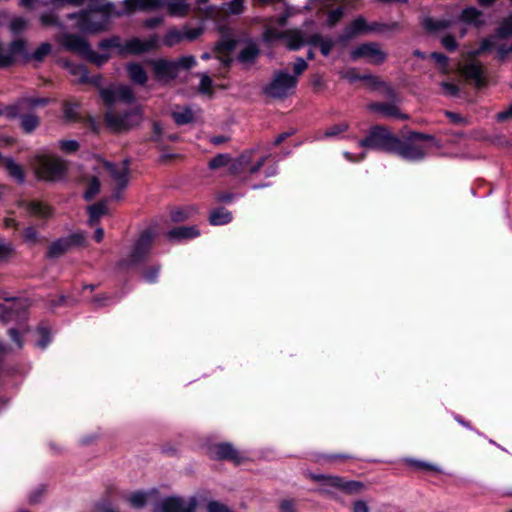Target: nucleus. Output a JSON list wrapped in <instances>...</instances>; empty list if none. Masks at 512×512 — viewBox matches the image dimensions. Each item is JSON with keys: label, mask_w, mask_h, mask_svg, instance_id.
I'll list each match as a JSON object with an SVG mask.
<instances>
[{"label": "nucleus", "mask_w": 512, "mask_h": 512, "mask_svg": "<svg viewBox=\"0 0 512 512\" xmlns=\"http://www.w3.org/2000/svg\"><path fill=\"white\" fill-rule=\"evenodd\" d=\"M111 7L112 4L109 3L101 8L81 12L78 15L69 14L68 17L76 20L73 28L82 32L96 33L108 27Z\"/></svg>", "instance_id": "f257e3e1"}, {"label": "nucleus", "mask_w": 512, "mask_h": 512, "mask_svg": "<svg viewBox=\"0 0 512 512\" xmlns=\"http://www.w3.org/2000/svg\"><path fill=\"white\" fill-rule=\"evenodd\" d=\"M102 49L113 48L121 55L141 54L159 47V37L151 35L148 38H131L125 42H121L118 37H113L101 42Z\"/></svg>", "instance_id": "f03ea898"}, {"label": "nucleus", "mask_w": 512, "mask_h": 512, "mask_svg": "<svg viewBox=\"0 0 512 512\" xmlns=\"http://www.w3.org/2000/svg\"><path fill=\"white\" fill-rule=\"evenodd\" d=\"M57 41L66 49L72 52H75L82 57L88 59L91 62L96 63L97 65H102L105 63L109 55L108 54H98L94 52L88 43L80 36L72 35V34H62L57 37Z\"/></svg>", "instance_id": "7ed1b4c3"}, {"label": "nucleus", "mask_w": 512, "mask_h": 512, "mask_svg": "<svg viewBox=\"0 0 512 512\" xmlns=\"http://www.w3.org/2000/svg\"><path fill=\"white\" fill-rule=\"evenodd\" d=\"M33 167L37 177L47 181L60 180L66 172L64 161L51 155L37 156Z\"/></svg>", "instance_id": "20e7f679"}, {"label": "nucleus", "mask_w": 512, "mask_h": 512, "mask_svg": "<svg viewBox=\"0 0 512 512\" xmlns=\"http://www.w3.org/2000/svg\"><path fill=\"white\" fill-rule=\"evenodd\" d=\"M398 138L395 137L384 127L376 126L372 128L369 135L359 142L362 148L385 150L394 152L398 149Z\"/></svg>", "instance_id": "39448f33"}, {"label": "nucleus", "mask_w": 512, "mask_h": 512, "mask_svg": "<svg viewBox=\"0 0 512 512\" xmlns=\"http://www.w3.org/2000/svg\"><path fill=\"white\" fill-rule=\"evenodd\" d=\"M255 151L249 150L241 154L230 163V171L233 174L257 173L266 161V156L255 158Z\"/></svg>", "instance_id": "423d86ee"}, {"label": "nucleus", "mask_w": 512, "mask_h": 512, "mask_svg": "<svg viewBox=\"0 0 512 512\" xmlns=\"http://www.w3.org/2000/svg\"><path fill=\"white\" fill-rule=\"evenodd\" d=\"M297 84V78L285 71L277 72L271 83L266 87V93L274 98H284L290 95Z\"/></svg>", "instance_id": "0eeeda50"}, {"label": "nucleus", "mask_w": 512, "mask_h": 512, "mask_svg": "<svg viewBox=\"0 0 512 512\" xmlns=\"http://www.w3.org/2000/svg\"><path fill=\"white\" fill-rule=\"evenodd\" d=\"M264 39L267 42L283 40L286 47L290 50H298L305 44V40L299 30L280 32L276 28L269 27L264 33Z\"/></svg>", "instance_id": "6e6552de"}, {"label": "nucleus", "mask_w": 512, "mask_h": 512, "mask_svg": "<svg viewBox=\"0 0 512 512\" xmlns=\"http://www.w3.org/2000/svg\"><path fill=\"white\" fill-rule=\"evenodd\" d=\"M350 57L354 61L364 59L371 64H380L385 60L386 55L377 44L364 43L352 49Z\"/></svg>", "instance_id": "1a4fd4ad"}, {"label": "nucleus", "mask_w": 512, "mask_h": 512, "mask_svg": "<svg viewBox=\"0 0 512 512\" xmlns=\"http://www.w3.org/2000/svg\"><path fill=\"white\" fill-rule=\"evenodd\" d=\"M141 121V114L138 110L131 111L125 115L118 116L112 112L106 114V122L114 131H122L137 125Z\"/></svg>", "instance_id": "9d476101"}, {"label": "nucleus", "mask_w": 512, "mask_h": 512, "mask_svg": "<svg viewBox=\"0 0 512 512\" xmlns=\"http://www.w3.org/2000/svg\"><path fill=\"white\" fill-rule=\"evenodd\" d=\"M21 57H26V44L24 41L15 40L7 46L0 43V67L11 65Z\"/></svg>", "instance_id": "9b49d317"}, {"label": "nucleus", "mask_w": 512, "mask_h": 512, "mask_svg": "<svg viewBox=\"0 0 512 512\" xmlns=\"http://www.w3.org/2000/svg\"><path fill=\"white\" fill-rule=\"evenodd\" d=\"M202 34V29L199 27L189 28L184 27L182 30L172 28L169 29L166 35L163 38V44L172 47L175 46L182 41H192L199 37Z\"/></svg>", "instance_id": "f8f14e48"}, {"label": "nucleus", "mask_w": 512, "mask_h": 512, "mask_svg": "<svg viewBox=\"0 0 512 512\" xmlns=\"http://www.w3.org/2000/svg\"><path fill=\"white\" fill-rule=\"evenodd\" d=\"M100 95L103 101L108 105H112L120 100L131 102L134 99L131 88L125 85H111L107 88H103L100 90Z\"/></svg>", "instance_id": "ddd939ff"}, {"label": "nucleus", "mask_w": 512, "mask_h": 512, "mask_svg": "<svg viewBox=\"0 0 512 512\" xmlns=\"http://www.w3.org/2000/svg\"><path fill=\"white\" fill-rule=\"evenodd\" d=\"M195 502L186 503L181 498L168 497L156 503L152 512H194Z\"/></svg>", "instance_id": "4468645a"}, {"label": "nucleus", "mask_w": 512, "mask_h": 512, "mask_svg": "<svg viewBox=\"0 0 512 512\" xmlns=\"http://www.w3.org/2000/svg\"><path fill=\"white\" fill-rule=\"evenodd\" d=\"M85 242L83 233H74L67 237L61 238L51 244L49 248V256L58 257L71 247L80 246Z\"/></svg>", "instance_id": "2eb2a0df"}, {"label": "nucleus", "mask_w": 512, "mask_h": 512, "mask_svg": "<svg viewBox=\"0 0 512 512\" xmlns=\"http://www.w3.org/2000/svg\"><path fill=\"white\" fill-rule=\"evenodd\" d=\"M462 75L480 87L485 84V76L482 65L475 59H470L460 67Z\"/></svg>", "instance_id": "dca6fc26"}, {"label": "nucleus", "mask_w": 512, "mask_h": 512, "mask_svg": "<svg viewBox=\"0 0 512 512\" xmlns=\"http://www.w3.org/2000/svg\"><path fill=\"white\" fill-rule=\"evenodd\" d=\"M149 63L152 65L153 71L159 80L168 81L177 75L178 69L175 61L157 59L151 60Z\"/></svg>", "instance_id": "f3484780"}, {"label": "nucleus", "mask_w": 512, "mask_h": 512, "mask_svg": "<svg viewBox=\"0 0 512 512\" xmlns=\"http://www.w3.org/2000/svg\"><path fill=\"white\" fill-rule=\"evenodd\" d=\"M394 152H397L404 159L415 161L422 159L426 155L427 148L415 142L402 144L398 140V149Z\"/></svg>", "instance_id": "a211bd4d"}, {"label": "nucleus", "mask_w": 512, "mask_h": 512, "mask_svg": "<svg viewBox=\"0 0 512 512\" xmlns=\"http://www.w3.org/2000/svg\"><path fill=\"white\" fill-rule=\"evenodd\" d=\"M106 168L113 178L117 189H124L128 183V161L124 160L118 164L107 163Z\"/></svg>", "instance_id": "6ab92c4d"}, {"label": "nucleus", "mask_w": 512, "mask_h": 512, "mask_svg": "<svg viewBox=\"0 0 512 512\" xmlns=\"http://www.w3.org/2000/svg\"><path fill=\"white\" fill-rule=\"evenodd\" d=\"M155 236L156 234L152 230H146L141 234L131 255L132 262L141 260L149 252L151 243Z\"/></svg>", "instance_id": "aec40b11"}, {"label": "nucleus", "mask_w": 512, "mask_h": 512, "mask_svg": "<svg viewBox=\"0 0 512 512\" xmlns=\"http://www.w3.org/2000/svg\"><path fill=\"white\" fill-rule=\"evenodd\" d=\"M316 480H322L323 484L326 486H332L341 488L348 492H358L362 489V484L360 482H345L343 479L337 476H325L319 475L315 477Z\"/></svg>", "instance_id": "412c9836"}, {"label": "nucleus", "mask_w": 512, "mask_h": 512, "mask_svg": "<svg viewBox=\"0 0 512 512\" xmlns=\"http://www.w3.org/2000/svg\"><path fill=\"white\" fill-rule=\"evenodd\" d=\"M25 210L33 217L38 219H46L52 215L51 208L37 200H31L25 203Z\"/></svg>", "instance_id": "4be33fe9"}, {"label": "nucleus", "mask_w": 512, "mask_h": 512, "mask_svg": "<svg viewBox=\"0 0 512 512\" xmlns=\"http://www.w3.org/2000/svg\"><path fill=\"white\" fill-rule=\"evenodd\" d=\"M236 42L227 38L220 41L216 46V57L224 66H228L231 62L230 52L234 50Z\"/></svg>", "instance_id": "5701e85b"}, {"label": "nucleus", "mask_w": 512, "mask_h": 512, "mask_svg": "<svg viewBox=\"0 0 512 512\" xmlns=\"http://www.w3.org/2000/svg\"><path fill=\"white\" fill-rule=\"evenodd\" d=\"M213 455L219 459H228L236 463L240 462L241 456L230 444L221 443L216 445L212 451Z\"/></svg>", "instance_id": "b1692460"}, {"label": "nucleus", "mask_w": 512, "mask_h": 512, "mask_svg": "<svg viewBox=\"0 0 512 512\" xmlns=\"http://www.w3.org/2000/svg\"><path fill=\"white\" fill-rule=\"evenodd\" d=\"M199 235L195 226L177 227L168 232V238L171 240L191 239Z\"/></svg>", "instance_id": "393cba45"}, {"label": "nucleus", "mask_w": 512, "mask_h": 512, "mask_svg": "<svg viewBox=\"0 0 512 512\" xmlns=\"http://www.w3.org/2000/svg\"><path fill=\"white\" fill-rule=\"evenodd\" d=\"M159 0H124L123 5L126 11L146 10L159 6Z\"/></svg>", "instance_id": "a878e982"}, {"label": "nucleus", "mask_w": 512, "mask_h": 512, "mask_svg": "<svg viewBox=\"0 0 512 512\" xmlns=\"http://www.w3.org/2000/svg\"><path fill=\"white\" fill-rule=\"evenodd\" d=\"M107 205L105 201L98 202L94 205H91L88 207V224L90 226H93L96 224L99 219L107 214Z\"/></svg>", "instance_id": "bb28decb"}, {"label": "nucleus", "mask_w": 512, "mask_h": 512, "mask_svg": "<svg viewBox=\"0 0 512 512\" xmlns=\"http://www.w3.org/2000/svg\"><path fill=\"white\" fill-rule=\"evenodd\" d=\"M370 28L366 24V21L364 18H357L354 21H352L345 29V36L347 38H352L358 34L364 33L369 31Z\"/></svg>", "instance_id": "cd10ccee"}, {"label": "nucleus", "mask_w": 512, "mask_h": 512, "mask_svg": "<svg viewBox=\"0 0 512 512\" xmlns=\"http://www.w3.org/2000/svg\"><path fill=\"white\" fill-rule=\"evenodd\" d=\"M153 492L136 491L126 495V501L134 508H142Z\"/></svg>", "instance_id": "c85d7f7f"}, {"label": "nucleus", "mask_w": 512, "mask_h": 512, "mask_svg": "<svg viewBox=\"0 0 512 512\" xmlns=\"http://www.w3.org/2000/svg\"><path fill=\"white\" fill-rule=\"evenodd\" d=\"M127 71L130 79L136 83L143 85L147 81V75L143 67L136 63H131L127 66Z\"/></svg>", "instance_id": "c756f323"}, {"label": "nucleus", "mask_w": 512, "mask_h": 512, "mask_svg": "<svg viewBox=\"0 0 512 512\" xmlns=\"http://www.w3.org/2000/svg\"><path fill=\"white\" fill-rule=\"evenodd\" d=\"M172 115L179 125L188 124L194 120V112L188 107L178 108L173 111Z\"/></svg>", "instance_id": "7c9ffc66"}, {"label": "nucleus", "mask_w": 512, "mask_h": 512, "mask_svg": "<svg viewBox=\"0 0 512 512\" xmlns=\"http://www.w3.org/2000/svg\"><path fill=\"white\" fill-rule=\"evenodd\" d=\"M461 21L467 24L479 25L482 23V14L476 8H466L461 14Z\"/></svg>", "instance_id": "2f4dec72"}, {"label": "nucleus", "mask_w": 512, "mask_h": 512, "mask_svg": "<svg viewBox=\"0 0 512 512\" xmlns=\"http://www.w3.org/2000/svg\"><path fill=\"white\" fill-rule=\"evenodd\" d=\"M231 219V213L224 208L213 211L209 217L212 225H224L229 223Z\"/></svg>", "instance_id": "473e14b6"}, {"label": "nucleus", "mask_w": 512, "mask_h": 512, "mask_svg": "<svg viewBox=\"0 0 512 512\" xmlns=\"http://www.w3.org/2000/svg\"><path fill=\"white\" fill-rule=\"evenodd\" d=\"M38 0H21V4L23 6L32 8L35 6V3ZM43 4H53V5H64V4H72V5H80L85 0H41Z\"/></svg>", "instance_id": "72a5a7b5"}, {"label": "nucleus", "mask_w": 512, "mask_h": 512, "mask_svg": "<svg viewBox=\"0 0 512 512\" xmlns=\"http://www.w3.org/2000/svg\"><path fill=\"white\" fill-rule=\"evenodd\" d=\"M169 12L175 16H183L188 11L186 0H171L168 4Z\"/></svg>", "instance_id": "f704fd0d"}, {"label": "nucleus", "mask_w": 512, "mask_h": 512, "mask_svg": "<svg viewBox=\"0 0 512 512\" xmlns=\"http://www.w3.org/2000/svg\"><path fill=\"white\" fill-rule=\"evenodd\" d=\"M4 165L8 173L18 181H23L24 173L22 168L11 159H6Z\"/></svg>", "instance_id": "c9c22d12"}, {"label": "nucleus", "mask_w": 512, "mask_h": 512, "mask_svg": "<svg viewBox=\"0 0 512 512\" xmlns=\"http://www.w3.org/2000/svg\"><path fill=\"white\" fill-rule=\"evenodd\" d=\"M371 108L375 111L380 112L383 116L386 117H400V113L398 112L395 106L389 104H373Z\"/></svg>", "instance_id": "e433bc0d"}, {"label": "nucleus", "mask_w": 512, "mask_h": 512, "mask_svg": "<svg viewBox=\"0 0 512 512\" xmlns=\"http://www.w3.org/2000/svg\"><path fill=\"white\" fill-rule=\"evenodd\" d=\"M309 43L318 44L324 56H327L330 53L333 46V42L331 40H323L319 35L313 36Z\"/></svg>", "instance_id": "4c0bfd02"}, {"label": "nucleus", "mask_w": 512, "mask_h": 512, "mask_svg": "<svg viewBox=\"0 0 512 512\" xmlns=\"http://www.w3.org/2000/svg\"><path fill=\"white\" fill-rule=\"evenodd\" d=\"M344 16V8L338 7L328 12L326 25L329 27L335 26Z\"/></svg>", "instance_id": "58836bf2"}, {"label": "nucleus", "mask_w": 512, "mask_h": 512, "mask_svg": "<svg viewBox=\"0 0 512 512\" xmlns=\"http://www.w3.org/2000/svg\"><path fill=\"white\" fill-rule=\"evenodd\" d=\"M52 46L49 43H42L30 56L31 59L42 61L47 55L50 54Z\"/></svg>", "instance_id": "ea45409f"}, {"label": "nucleus", "mask_w": 512, "mask_h": 512, "mask_svg": "<svg viewBox=\"0 0 512 512\" xmlns=\"http://www.w3.org/2000/svg\"><path fill=\"white\" fill-rule=\"evenodd\" d=\"M348 129V124L346 122H340L328 127L325 132V137H337L341 133L345 132Z\"/></svg>", "instance_id": "a19ab883"}, {"label": "nucleus", "mask_w": 512, "mask_h": 512, "mask_svg": "<svg viewBox=\"0 0 512 512\" xmlns=\"http://www.w3.org/2000/svg\"><path fill=\"white\" fill-rule=\"evenodd\" d=\"M258 54V49L254 44L247 45L240 53V60L242 62L252 61Z\"/></svg>", "instance_id": "79ce46f5"}, {"label": "nucleus", "mask_w": 512, "mask_h": 512, "mask_svg": "<svg viewBox=\"0 0 512 512\" xmlns=\"http://www.w3.org/2000/svg\"><path fill=\"white\" fill-rule=\"evenodd\" d=\"M231 159L227 154H219L209 162V167L211 169H217L226 165H230Z\"/></svg>", "instance_id": "37998d69"}, {"label": "nucleus", "mask_w": 512, "mask_h": 512, "mask_svg": "<svg viewBox=\"0 0 512 512\" xmlns=\"http://www.w3.org/2000/svg\"><path fill=\"white\" fill-rule=\"evenodd\" d=\"M38 118L34 115H27L22 118L21 125L26 132L33 131L38 126Z\"/></svg>", "instance_id": "c03bdc74"}, {"label": "nucleus", "mask_w": 512, "mask_h": 512, "mask_svg": "<svg viewBox=\"0 0 512 512\" xmlns=\"http://www.w3.org/2000/svg\"><path fill=\"white\" fill-rule=\"evenodd\" d=\"M100 189V184L96 178H93L88 185L87 190L84 193V197L86 200L92 199Z\"/></svg>", "instance_id": "a18cd8bd"}, {"label": "nucleus", "mask_w": 512, "mask_h": 512, "mask_svg": "<svg viewBox=\"0 0 512 512\" xmlns=\"http://www.w3.org/2000/svg\"><path fill=\"white\" fill-rule=\"evenodd\" d=\"M59 147L63 152L73 153L78 150L79 144L75 140H61L59 142Z\"/></svg>", "instance_id": "49530a36"}, {"label": "nucleus", "mask_w": 512, "mask_h": 512, "mask_svg": "<svg viewBox=\"0 0 512 512\" xmlns=\"http://www.w3.org/2000/svg\"><path fill=\"white\" fill-rule=\"evenodd\" d=\"M243 0H232L227 4L226 12L229 14H240L243 12Z\"/></svg>", "instance_id": "de8ad7c7"}, {"label": "nucleus", "mask_w": 512, "mask_h": 512, "mask_svg": "<svg viewBox=\"0 0 512 512\" xmlns=\"http://www.w3.org/2000/svg\"><path fill=\"white\" fill-rule=\"evenodd\" d=\"M207 512H233L226 505L217 502L211 501L207 504Z\"/></svg>", "instance_id": "09e8293b"}, {"label": "nucleus", "mask_w": 512, "mask_h": 512, "mask_svg": "<svg viewBox=\"0 0 512 512\" xmlns=\"http://www.w3.org/2000/svg\"><path fill=\"white\" fill-rule=\"evenodd\" d=\"M175 62L177 63V69H179L180 67L184 69H189L195 65L196 59L193 56H184Z\"/></svg>", "instance_id": "8fccbe9b"}, {"label": "nucleus", "mask_w": 512, "mask_h": 512, "mask_svg": "<svg viewBox=\"0 0 512 512\" xmlns=\"http://www.w3.org/2000/svg\"><path fill=\"white\" fill-rule=\"evenodd\" d=\"M408 463H410L411 465H414L420 469L432 470V471L439 472V473L441 472V469L438 466L427 463V462L408 460Z\"/></svg>", "instance_id": "3c124183"}, {"label": "nucleus", "mask_w": 512, "mask_h": 512, "mask_svg": "<svg viewBox=\"0 0 512 512\" xmlns=\"http://www.w3.org/2000/svg\"><path fill=\"white\" fill-rule=\"evenodd\" d=\"M27 27V21L21 17L11 21L10 28L13 32L18 33Z\"/></svg>", "instance_id": "603ef678"}, {"label": "nucleus", "mask_w": 512, "mask_h": 512, "mask_svg": "<svg viewBox=\"0 0 512 512\" xmlns=\"http://www.w3.org/2000/svg\"><path fill=\"white\" fill-rule=\"evenodd\" d=\"M37 231L33 227H28L23 232V239L27 243H35L37 241Z\"/></svg>", "instance_id": "864d4df0"}, {"label": "nucleus", "mask_w": 512, "mask_h": 512, "mask_svg": "<svg viewBox=\"0 0 512 512\" xmlns=\"http://www.w3.org/2000/svg\"><path fill=\"white\" fill-rule=\"evenodd\" d=\"M307 66H308L307 62L304 59L298 58L293 65V70L295 73L294 76L297 78L300 74H302L306 70Z\"/></svg>", "instance_id": "5fc2aeb1"}, {"label": "nucleus", "mask_w": 512, "mask_h": 512, "mask_svg": "<svg viewBox=\"0 0 512 512\" xmlns=\"http://www.w3.org/2000/svg\"><path fill=\"white\" fill-rule=\"evenodd\" d=\"M41 22L45 26H59L60 23L58 22L57 18L52 13L43 14L41 16Z\"/></svg>", "instance_id": "6e6d98bb"}, {"label": "nucleus", "mask_w": 512, "mask_h": 512, "mask_svg": "<svg viewBox=\"0 0 512 512\" xmlns=\"http://www.w3.org/2000/svg\"><path fill=\"white\" fill-rule=\"evenodd\" d=\"M441 86L443 92L448 96H454L458 93V87L454 83L443 82Z\"/></svg>", "instance_id": "4d7b16f0"}, {"label": "nucleus", "mask_w": 512, "mask_h": 512, "mask_svg": "<svg viewBox=\"0 0 512 512\" xmlns=\"http://www.w3.org/2000/svg\"><path fill=\"white\" fill-rule=\"evenodd\" d=\"M496 37H491L482 41L480 48L476 51V53H481L484 51L492 50Z\"/></svg>", "instance_id": "13d9d810"}, {"label": "nucleus", "mask_w": 512, "mask_h": 512, "mask_svg": "<svg viewBox=\"0 0 512 512\" xmlns=\"http://www.w3.org/2000/svg\"><path fill=\"white\" fill-rule=\"evenodd\" d=\"M447 117L454 124L467 125L468 121L463 118L461 115L453 112H446Z\"/></svg>", "instance_id": "bf43d9fd"}, {"label": "nucleus", "mask_w": 512, "mask_h": 512, "mask_svg": "<svg viewBox=\"0 0 512 512\" xmlns=\"http://www.w3.org/2000/svg\"><path fill=\"white\" fill-rule=\"evenodd\" d=\"M212 80L209 76L203 74L201 76L200 89L203 93H209L211 89Z\"/></svg>", "instance_id": "052dcab7"}, {"label": "nucleus", "mask_w": 512, "mask_h": 512, "mask_svg": "<svg viewBox=\"0 0 512 512\" xmlns=\"http://www.w3.org/2000/svg\"><path fill=\"white\" fill-rule=\"evenodd\" d=\"M431 58L435 60V62L439 65V68L442 71H445L447 58L441 53H432Z\"/></svg>", "instance_id": "680f3d73"}, {"label": "nucleus", "mask_w": 512, "mask_h": 512, "mask_svg": "<svg viewBox=\"0 0 512 512\" xmlns=\"http://www.w3.org/2000/svg\"><path fill=\"white\" fill-rule=\"evenodd\" d=\"M442 44L448 50H454L457 47L454 37H452L450 35H447L442 38Z\"/></svg>", "instance_id": "e2e57ef3"}, {"label": "nucleus", "mask_w": 512, "mask_h": 512, "mask_svg": "<svg viewBox=\"0 0 512 512\" xmlns=\"http://www.w3.org/2000/svg\"><path fill=\"white\" fill-rule=\"evenodd\" d=\"M158 272V268L153 267L150 270L146 271L143 277L147 282H154L158 276Z\"/></svg>", "instance_id": "0e129e2a"}, {"label": "nucleus", "mask_w": 512, "mask_h": 512, "mask_svg": "<svg viewBox=\"0 0 512 512\" xmlns=\"http://www.w3.org/2000/svg\"><path fill=\"white\" fill-rule=\"evenodd\" d=\"M512 118V106H510L507 110L499 112L496 116V119L500 122L507 121Z\"/></svg>", "instance_id": "69168bd1"}, {"label": "nucleus", "mask_w": 512, "mask_h": 512, "mask_svg": "<svg viewBox=\"0 0 512 512\" xmlns=\"http://www.w3.org/2000/svg\"><path fill=\"white\" fill-rule=\"evenodd\" d=\"M508 33H512V15L508 18L504 26L500 29V36L504 37Z\"/></svg>", "instance_id": "338daca9"}, {"label": "nucleus", "mask_w": 512, "mask_h": 512, "mask_svg": "<svg viewBox=\"0 0 512 512\" xmlns=\"http://www.w3.org/2000/svg\"><path fill=\"white\" fill-rule=\"evenodd\" d=\"M353 512H369L368 505L364 501H357L353 505Z\"/></svg>", "instance_id": "774afa93"}]
</instances>
